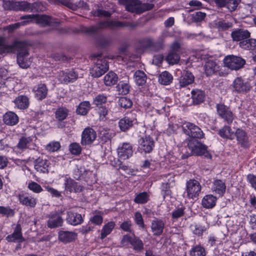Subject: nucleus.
<instances>
[{
    "instance_id": "obj_1",
    "label": "nucleus",
    "mask_w": 256,
    "mask_h": 256,
    "mask_svg": "<svg viewBox=\"0 0 256 256\" xmlns=\"http://www.w3.org/2000/svg\"><path fill=\"white\" fill-rule=\"evenodd\" d=\"M29 46L25 42L14 41L12 45H8L4 40L0 38V59L4 54L16 52L17 64H25L29 56Z\"/></svg>"
},
{
    "instance_id": "obj_2",
    "label": "nucleus",
    "mask_w": 256,
    "mask_h": 256,
    "mask_svg": "<svg viewBox=\"0 0 256 256\" xmlns=\"http://www.w3.org/2000/svg\"><path fill=\"white\" fill-rule=\"evenodd\" d=\"M188 148H183L182 151V159H186L192 155L204 156L208 158H211L212 156L207 150V146L195 139H191L188 143Z\"/></svg>"
},
{
    "instance_id": "obj_3",
    "label": "nucleus",
    "mask_w": 256,
    "mask_h": 256,
    "mask_svg": "<svg viewBox=\"0 0 256 256\" xmlns=\"http://www.w3.org/2000/svg\"><path fill=\"white\" fill-rule=\"evenodd\" d=\"M136 24L128 22H122L118 20H105L98 22L96 25L90 27L82 26L80 31L90 34H94L100 30L106 28H114L124 26L134 27Z\"/></svg>"
},
{
    "instance_id": "obj_4",
    "label": "nucleus",
    "mask_w": 256,
    "mask_h": 256,
    "mask_svg": "<svg viewBox=\"0 0 256 256\" xmlns=\"http://www.w3.org/2000/svg\"><path fill=\"white\" fill-rule=\"evenodd\" d=\"M20 19L24 20L22 23V26L30 23H36L42 26L60 24L55 18L44 14H26L21 16Z\"/></svg>"
},
{
    "instance_id": "obj_5",
    "label": "nucleus",
    "mask_w": 256,
    "mask_h": 256,
    "mask_svg": "<svg viewBox=\"0 0 256 256\" xmlns=\"http://www.w3.org/2000/svg\"><path fill=\"white\" fill-rule=\"evenodd\" d=\"M120 1L126 10L136 14L151 10L154 6L153 4L142 3L140 0H120Z\"/></svg>"
},
{
    "instance_id": "obj_6",
    "label": "nucleus",
    "mask_w": 256,
    "mask_h": 256,
    "mask_svg": "<svg viewBox=\"0 0 256 256\" xmlns=\"http://www.w3.org/2000/svg\"><path fill=\"white\" fill-rule=\"evenodd\" d=\"M182 128L183 132L192 139H201L204 136V133L200 128L193 123L184 122Z\"/></svg>"
},
{
    "instance_id": "obj_7",
    "label": "nucleus",
    "mask_w": 256,
    "mask_h": 256,
    "mask_svg": "<svg viewBox=\"0 0 256 256\" xmlns=\"http://www.w3.org/2000/svg\"><path fill=\"white\" fill-rule=\"evenodd\" d=\"M64 210L61 209L58 211L52 212L47 214L46 217L48 218L46 221L47 226L50 228H56L62 226L64 220L61 216Z\"/></svg>"
},
{
    "instance_id": "obj_8",
    "label": "nucleus",
    "mask_w": 256,
    "mask_h": 256,
    "mask_svg": "<svg viewBox=\"0 0 256 256\" xmlns=\"http://www.w3.org/2000/svg\"><path fill=\"white\" fill-rule=\"evenodd\" d=\"M244 65H204V70H205L206 74L207 76H210L214 74L217 73L218 72V74H228V72H226L224 73L222 72H220L219 70L220 67V70H238L242 68Z\"/></svg>"
},
{
    "instance_id": "obj_9",
    "label": "nucleus",
    "mask_w": 256,
    "mask_h": 256,
    "mask_svg": "<svg viewBox=\"0 0 256 256\" xmlns=\"http://www.w3.org/2000/svg\"><path fill=\"white\" fill-rule=\"evenodd\" d=\"M186 194L189 198L194 199L198 197L201 192L200 182L195 180H190L186 182Z\"/></svg>"
},
{
    "instance_id": "obj_10",
    "label": "nucleus",
    "mask_w": 256,
    "mask_h": 256,
    "mask_svg": "<svg viewBox=\"0 0 256 256\" xmlns=\"http://www.w3.org/2000/svg\"><path fill=\"white\" fill-rule=\"evenodd\" d=\"M154 141L150 136H145L138 140V149L144 153L151 152L154 147Z\"/></svg>"
},
{
    "instance_id": "obj_11",
    "label": "nucleus",
    "mask_w": 256,
    "mask_h": 256,
    "mask_svg": "<svg viewBox=\"0 0 256 256\" xmlns=\"http://www.w3.org/2000/svg\"><path fill=\"white\" fill-rule=\"evenodd\" d=\"M17 197L20 204L22 206L34 208L36 204V198L28 192H22L18 194Z\"/></svg>"
},
{
    "instance_id": "obj_12",
    "label": "nucleus",
    "mask_w": 256,
    "mask_h": 256,
    "mask_svg": "<svg viewBox=\"0 0 256 256\" xmlns=\"http://www.w3.org/2000/svg\"><path fill=\"white\" fill-rule=\"evenodd\" d=\"M96 138V131L90 127L86 128L82 132L80 143L82 146L91 144Z\"/></svg>"
},
{
    "instance_id": "obj_13",
    "label": "nucleus",
    "mask_w": 256,
    "mask_h": 256,
    "mask_svg": "<svg viewBox=\"0 0 256 256\" xmlns=\"http://www.w3.org/2000/svg\"><path fill=\"white\" fill-rule=\"evenodd\" d=\"M232 91L238 93L246 92L252 88L250 83L242 80L241 77H238L233 82L232 85Z\"/></svg>"
},
{
    "instance_id": "obj_14",
    "label": "nucleus",
    "mask_w": 256,
    "mask_h": 256,
    "mask_svg": "<svg viewBox=\"0 0 256 256\" xmlns=\"http://www.w3.org/2000/svg\"><path fill=\"white\" fill-rule=\"evenodd\" d=\"M50 2L55 4H61L72 10H76L78 8L88 9V6L84 1H80L74 4L70 0H50Z\"/></svg>"
},
{
    "instance_id": "obj_15",
    "label": "nucleus",
    "mask_w": 256,
    "mask_h": 256,
    "mask_svg": "<svg viewBox=\"0 0 256 256\" xmlns=\"http://www.w3.org/2000/svg\"><path fill=\"white\" fill-rule=\"evenodd\" d=\"M78 78L77 72L74 70L66 72L60 71L58 74V80L62 84H68L73 82Z\"/></svg>"
},
{
    "instance_id": "obj_16",
    "label": "nucleus",
    "mask_w": 256,
    "mask_h": 256,
    "mask_svg": "<svg viewBox=\"0 0 256 256\" xmlns=\"http://www.w3.org/2000/svg\"><path fill=\"white\" fill-rule=\"evenodd\" d=\"M216 110L218 114L228 124H231L234 120V115L228 107L224 104H218Z\"/></svg>"
},
{
    "instance_id": "obj_17",
    "label": "nucleus",
    "mask_w": 256,
    "mask_h": 256,
    "mask_svg": "<svg viewBox=\"0 0 256 256\" xmlns=\"http://www.w3.org/2000/svg\"><path fill=\"white\" fill-rule=\"evenodd\" d=\"M64 185L65 191L70 193L80 192L84 189V187L82 185L70 178H66Z\"/></svg>"
},
{
    "instance_id": "obj_18",
    "label": "nucleus",
    "mask_w": 256,
    "mask_h": 256,
    "mask_svg": "<svg viewBox=\"0 0 256 256\" xmlns=\"http://www.w3.org/2000/svg\"><path fill=\"white\" fill-rule=\"evenodd\" d=\"M234 136L238 141V143L244 148L250 147V139L247 133L242 129L238 128L235 133Z\"/></svg>"
},
{
    "instance_id": "obj_19",
    "label": "nucleus",
    "mask_w": 256,
    "mask_h": 256,
    "mask_svg": "<svg viewBox=\"0 0 256 256\" xmlns=\"http://www.w3.org/2000/svg\"><path fill=\"white\" fill-rule=\"evenodd\" d=\"M118 159L126 160L130 157L133 154L132 146L128 142L123 143L118 148Z\"/></svg>"
},
{
    "instance_id": "obj_20",
    "label": "nucleus",
    "mask_w": 256,
    "mask_h": 256,
    "mask_svg": "<svg viewBox=\"0 0 256 256\" xmlns=\"http://www.w3.org/2000/svg\"><path fill=\"white\" fill-rule=\"evenodd\" d=\"M22 228L20 224H17L13 232L8 234L6 238L8 242H22L25 238L22 236Z\"/></svg>"
},
{
    "instance_id": "obj_21",
    "label": "nucleus",
    "mask_w": 256,
    "mask_h": 256,
    "mask_svg": "<svg viewBox=\"0 0 256 256\" xmlns=\"http://www.w3.org/2000/svg\"><path fill=\"white\" fill-rule=\"evenodd\" d=\"M70 110L66 107L62 106L58 108L54 112V116L56 121L58 122V126L63 128L65 124L62 123L69 115Z\"/></svg>"
},
{
    "instance_id": "obj_22",
    "label": "nucleus",
    "mask_w": 256,
    "mask_h": 256,
    "mask_svg": "<svg viewBox=\"0 0 256 256\" xmlns=\"http://www.w3.org/2000/svg\"><path fill=\"white\" fill-rule=\"evenodd\" d=\"M165 223L160 218H155L152 220L150 228L154 236H160L163 234Z\"/></svg>"
},
{
    "instance_id": "obj_23",
    "label": "nucleus",
    "mask_w": 256,
    "mask_h": 256,
    "mask_svg": "<svg viewBox=\"0 0 256 256\" xmlns=\"http://www.w3.org/2000/svg\"><path fill=\"white\" fill-rule=\"evenodd\" d=\"M230 36L234 41L240 42L250 38V32L247 30L238 28L232 31Z\"/></svg>"
},
{
    "instance_id": "obj_24",
    "label": "nucleus",
    "mask_w": 256,
    "mask_h": 256,
    "mask_svg": "<svg viewBox=\"0 0 256 256\" xmlns=\"http://www.w3.org/2000/svg\"><path fill=\"white\" fill-rule=\"evenodd\" d=\"M50 165L48 160L40 156L34 160V168L40 173L48 174Z\"/></svg>"
},
{
    "instance_id": "obj_25",
    "label": "nucleus",
    "mask_w": 256,
    "mask_h": 256,
    "mask_svg": "<svg viewBox=\"0 0 256 256\" xmlns=\"http://www.w3.org/2000/svg\"><path fill=\"white\" fill-rule=\"evenodd\" d=\"M66 221L69 224L76 226L81 224L84 220L80 214L70 210L67 212Z\"/></svg>"
},
{
    "instance_id": "obj_26",
    "label": "nucleus",
    "mask_w": 256,
    "mask_h": 256,
    "mask_svg": "<svg viewBox=\"0 0 256 256\" xmlns=\"http://www.w3.org/2000/svg\"><path fill=\"white\" fill-rule=\"evenodd\" d=\"M77 234L73 232L60 230L58 232V239L64 244L70 242L75 240Z\"/></svg>"
},
{
    "instance_id": "obj_27",
    "label": "nucleus",
    "mask_w": 256,
    "mask_h": 256,
    "mask_svg": "<svg viewBox=\"0 0 256 256\" xmlns=\"http://www.w3.org/2000/svg\"><path fill=\"white\" fill-rule=\"evenodd\" d=\"M154 48V42L150 38H146L141 40L136 48V58H138L140 54L144 52L146 49L149 48Z\"/></svg>"
},
{
    "instance_id": "obj_28",
    "label": "nucleus",
    "mask_w": 256,
    "mask_h": 256,
    "mask_svg": "<svg viewBox=\"0 0 256 256\" xmlns=\"http://www.w3.org/2000/svg\"><path fill=\"white\" fill-rule=\"evenodd\" d=\"M108 65H92L90 68V74L94 78H99L108 70Z\"/></svg>"
},
{
    "instance_id": "obj_29",
    "label": "nucleus",
    "mask_w": 256,
    "mask_h": 256,
    "mask_svg": "<svg viewBox=\"0 0 256 256\" xmlns=\"http://www.w3.org/2000/svg\"><path fill=\"white\" fill-rule=\"evenodd\" d=\"M34 91L36 99L42 100L46 98L48 94V89L46 84H40L34 88Z\"/></svg>"
},
{
    "instance_id": "obj_30",
    "label": "nucleus",
    "mask_w": 256,
    "mask_h": 256,
    "mask_svg": "<svg viewBox=\"0 0 256 256\" xmlns=\"http://www.w3.org/2000/svg\"><path fill=\"white\" fill-rule=\"evenodd\" d=\"M3 121L6 124L12 126L18 123L19 118L14 112H8L3 116Z\"/></svg>"
},
{
    "instance_id": "obj_31",
    "label": "nucleus",
    "mask_w": 256,
    "mask_h": 256,
    "mask_svg": "<svg viewBox=\"0 0 256 256\" xmlns=\"http://www.w3.org/2000/svg\"><path fill=\"white\" fill-rule=\"evenodd\" d=\"M216 200V196L212 194H207L202 198V204L206 208H212L215 206Z\"/></svg>"
},
{
    "instance_id": "obj_32",
    "label": "nucleus",
    "mask_w": 256,
    "mask_h": 256,
    "mask_svg": "<svg viewBox=\"0 0 256 256\" xmlns=\"http://www.w3.org/2000/svg\"><path fill=\"white\" fill-rule=\"evenodd\" d=\"M194 80V76L190 72L188 71L184 72L180 78V87H184L191 84Z\"/></svg>"
},
{
    "instance_id": "obj_33",
    "label": "nucleus",
    "mask_w": 256,
    "mask_h": 256,
    "mask_svg": "<svg viewBox=\"0 0 256 256\" xmlns=\"http://www.w3.org/2000/svg\"><path fill=\"white\" fill-rule=\"evenodd\" d=\"M134 121L135 120L134 118H130L128 116L121 119L118 122V126L120 130L123 132L126 131L132 126Z\"/></svg>"
},
{
    "instance_id": "obj_34",
    "label": "nucleus",
    "mask_w": 256,
    "mask_h": 256,
    "mask_svg": "<svg viewBox=\"0 0 256 256\" xmlns=\"http://www.w3.org/2000/svg\"><path fill=\"white\" fill-rule=\"evenodd\" d=\"M16 106L20 110H24L28 108L29 106L28 98L26 96H18L14 100Z\"/></svg>"
},
{
    "instance_id": "obj_35",
    "label": "nucleus",
    "mask_w": 256,
    "mask_h": 256,
    "mask_svg": "<svg viewBox=\"0 0 256 256\" xmlns=\"http://www.w3.org/2000/svg\"><path fill=\"white\" fill-rule=\"evenodd\" d=\"M32 146V137L22 136L20 139L17 147L20 150H24L26 148H30Z\"/></svg>"
},
{
    "instance_id": "obj_36",
    "label": "nucleus",
    "mask_w": 256,
    "mask_h": 256,
    "mask_svg": "<svg viewBox=\"0 0 256 256\" xmlns=\"http://www.w3.org/2000/svg\"><path fill=\"white\" fill-rule=\"evenodd\" d=\"M224 64H246V60L242 58L233 54L224 57Z\"/></svg>"
},
{
    "instance_id": "obj_37",
    "label": "nucleus",
    "mask_w": 256,
    "mask_h": 256,
    "mask_svg": "<svg viewBox=\"0 0 256 256\" xmlns=\"http://www.w3.org/2000/svg\"><path fill=\"white\" fill-rule=\"evenodd\" d=\"M225 183L220 180H216L213 182L212 190L216 194L222 196L226 192Z\"/></svg>"
},
{
    "instance_id": "obj_38",
    "label": "nucleus",
    "mask_w": 256,
    "mask_h": 256,
    "mask_svg": "<svg viewBox=\"0 0 256 256\" xmlns=\"http://www.w3.org/2000/svg\"><path fill=\"white\" fill-rule=\"evenodd\" d=\"M239 45L244 49L256 52V39L248 38L240 42Z\"/></svg>"
},
{
    "instance_id": "obj_39",
    "label": "nucleus",
    "mask_w": 256,
    "mask_h": 256,
    "mask_svg": "<svg viewBox=\"0 0 256 256\" xmlns=\"http://www.w3.org/2000/svg\"><path fill=\"white\" fill-rule=\"evenodd\" d=\"M218 134L224 138L233 140L234 138V132L232 131L231 128L227 126L220 129Z\"/></svg>"
},
{
    "instance_id": "obj_40",
    "label": "nucleus",
    "mask_w": 256,
    "mask_h": 256,
    "mask_svg": "<svg viewBox=\"0 0 256 256\" xmlns=\"http://www.w3.org/2000/svg\"><path fill=\"white\" fill-rule=\"evenodd\" d=\"M192 98L194 104H198L203 102L205 97L204 92L200 90H194L192 92Z\"/></svg>"
},
{
    "instance_id": "obj_41",
    "label": "nucleus",
    "mask_w": 256,
    "mask_h": 256,
    "mask_svg": "<svg viewBox=\"0 0 256 256\" xmlns=\"http://www.w3.org/2000/svg\"><path fill=\"white\" fill-rule=\"evenodd\" d=\"M132 249L136 252H140L144 248L143 242L138 237L134 234L131 242Z\"/></svg>"
},
{
    "instance_id": "obj_42",
    "label": "nucleus",
    "mask_w": 256,
    "mask_h": 256,
    "mask_svg": "<svg viewBox=\"0 0 256 256\" xmlns=\"http://www.w3.org/2000/svg\"><path fill=\"white\" fill-rule=\"evenodd\" d=\"M134 78L136 84L138 86H144L146 83L147 80V76L145 73L140 70L135 72Z\"/></svg>"
},
{
    "instance_id": "obj_43",
    "label": "nucleus",
    "mask_w": 256,
    "mask_h": 256,
    "mask_svg": "<svg viewBox=\"0 0 256 256\" xmlns=\"http://www.w3.org/2000/svg\"><path fill=\"white\" fill-rule=\"evenodd\" d=\"M116 90L120 94H126L130 92V86L128 80L120 81L116 86Z\"/></svg>"
},
{
    "instance_id": "obj_44",
    "label": "nucleus",
    "mask_w": 256,
    "mask_h": 256,
    "mask_svg": "<svg viewBox=\"0 0 256 256\" xmlns=\"http://www.w3.org/2000/svg\"><path fill=\"white\" fill-rule=\"evenodd\" d=\"M116 226L114 222L110 221L104 224L101 230L100 238L104 239L107 236L110 234Z\"/></svg>"
},
{
    "instance_id": "obj_45",
    "label": "nucleus",
    "mask_w": 256,
    "mask_h": 256,
    "mask_svg": "<svg viewBox=\"0 0 256 256\" xmlns=\"http://www.w3.org/2000/svg\"><path fill=\"white\" fill-rule=\"evenodd\" d=\"M150 200V194L146 192L136 194L134 202L137 204H145Z\"/></svg>"
},
{
    "instance_id": "obj_46",
    "label": "nucleus",
    "mask_w": 256,
    "mask_h": 256,
    "mask_svg": "<svg viewBox=\"0 0 256 256\" xmlns=\"http://www.w3.org/2000/svg\"><path fill=\"white\" fill-rule=\"evenodd\" d=\"M173 77L172 75L167 71L162 72L159 75L158 82L162 85H168L172 81Z\"/></svg>"
},
{
    "instance_id": "obj_47",
    "label": "nucleus",
    "mask_w": 256,
    "mask_h": 256,
    "mask_svg": "<svg viewBox=\"0 0 256 256\" xmlns=\"http://www.w3.org/2000/svg\"><path fill=\"white\" fill-rule=\"evenodd\" d=\"M117 75L112 72H110L104 77V83L106 86L114 85L118 81Z\"/></svg>"
},
{
    "instance_id": "obj_48",
    "label": "nucleus",
    "mask_w": 256,
    "mask_h": 256,
    "mask_svg": "<svg viewBox=\"0 0 256 256\" xmlns=\"http://www.w3.org/2000/svg\"><path fill=\"white\" fill-rule=\"evenodd\" d=\"M90 108V104L88 101L81 102L76 108V113L78 114L85 116Z\"/></svg>"
},
{
    "instance_id": "obj_49",
    "label": "nucleus",
    "mask_w": 256,
    "mask_h": 256,
    "mask_svg": "<svg viewBox=\"0 0 256 256\" xmlns=\"http://www.w3.org/2000/svg\"><path fill=\"white\" fill-rule=\"evenodd\" d=\"M215 27L220 31H224L228 30L232 28V23L229 22H226L223 20H220L216 22L214 24Z\"/></svg>"
},
{
    "instance_id": "obj_50",
    "label": "nucleus",
    "mask_w": 256,
    "mask_h": 256,
    "mask_svg": "<svg viewBox=\"0 0 256 256\" xmlns=\"http://www.w3.org/2000/svg\"><path fill=\"white\" fill-rule=\"evenodd\" d=\"M205 249L200 245L194 246L190 252V256H205Z\"/></svg>"
},
{
    "instance_id": "obj_51",
    "label": "nucleus",
    "mask_w": 256,
    "mask_h": 256,
    "mask_svg": "<svg viewBox=\"0 0 256 256\" xmlns=\"http://www.w3.org/2000/svg\"><path fill=\"white\" fill-rule=\"evenodd\" d=\"M112 38L111 36H102L97 40V44L102 48H107L112 44Z\"/></svg>"
},
{
    "instance_id": "obj_52",
    "label": "nucleus",
    "mask_w": 256,
    "mask_h": 256,
    "mask_svg": "<svg viewBox=\"0 0 256 256\" xmlns=\"http://www.w3.org/2000/svg\"><path fill=\"white\" fill-rule=\"evenodd\" d=\"M91 14L94 16L100 18H108L110 17L112 14L110 12L98 8L93 10L91 12Z\"/></svg>"
},
{
    "instance_id": "obj_53",
    "label": "nucleus",
    "mask_w": 256,
    "mask_h": 256,
    "mask_svg": "<svg viewBox=\"0 0 256 256\" xmlns=\"http://www.w3.org/2000/svg\"><path fill=\"white\" fill-rule=\"evenodd\" d=\"M14 0H3V7L5 10H16L17 2Z\"/></svg>"
},
{
    "instance_id": "obj_54",
    "label": "nucleus",
    "mask_w": 256,
    "mask_h": 256,
    "mask_svg": "<svg viewBox=\"0 0 256 256\" xmlns=\"http://www.w3.org/2000/svg\"><path fill=\"white\" fill-rule=\"evenodd\" d=\"M107 96L103 94H99L94 98L93 104L97 106H102L107 102Z\"/></svg>"
},
{
    "instance_id": "obj_55",
    "label": "nucleus",
    "mask_w": 256,
    "mask_h": 256,
    "mask_svg": "<svg viewBox=\"0 0 256 256\" xmlns=\"http://www.w3.org/2000/svg\"><path fill=\"white\" fill-rule=\"evenodd\" d=\"M180 60V56L178 54L169 52L166 58V60L168 64H178Z\"/></svg>"
},
{
    "instance_id": "obj_56",
    "label": "nucleus",
    "mask_w": 256,
    "mask_h": 256,
    "mask_svg": "<svg viewBox=\"0 0 256 256\" xmlns=\"http://www.w3.org/2000/svg\"><path fill=\"white\" fill-rule=\"evenodd\" d=\"M0 214L7 218L12 217L14 215V211L10 206H0Z\"/></svg>"
},
{
    "instance_id": "obj_57",
    "label": "nucleus",
    "mask_w": 256,
    "mask_h": 256,
    "mask_svg": "<svg viewBox=\"0 0 256 256\" xmlns=\"http://www.w3.org/2000/svg\"><path fill=\"white\" fill-rule=\"evenodd\" d=\"M118 105L125 109L128 108L132 106V100L126 97H121L118 101Z\"/></svg>"
},
{
    "instance_id": "obj_58",
    "label": "nucleus",
    "mask_w": 256,
    "mask_h": 256,
    "mask_svg": "<svg viewBox=\"0 0 256 256\" xmlns=\"http://www.w3.org/2000/svg\"><path fill=\"white\" fill-rule=\"evenodd\" d=\"M69 150L74 155H79L82 152V148L80 144L77 142H73L69 146Z\"/></svg>"
},
{
    "instance_id": "obj_59",
    "label": "nucleus",
    "mask_w": 256,
    "mask_h": 256,
    "mask_svg": "<svg viewBox=\"0 0 256 256\" xmlns=\"http://www.w3.org/2000/svg\"><path fill=\"white\" fill-rule=\"evenodd\" d=\"M31 3L27 2H17V8L16 10L30 12V7Z\"/></svg>"
},
{
    "instance_id": "obj_60",
    "label": "nucleus",
    "mask_w": 256,
    "mask_h": 256,
    "mask_svg": "<svg viewBox=\"0 0 256 256\" xmlns=\"http://www.w3.org/2000/svg\"><path fill=\"white\" fill-rule=\"evenodd\" d=\"M134 221L136 224L142 229L146 228V225L142 214L139 212H136L134 214Z\"/></svg>"
},
{
    "instance_id": "obj_61",
    "label": "nucleus",
    "mask_w": 256,
    "mask_h": 256,
    "mask_svg": "<svg viewBox=\"0 0 256 256\" xmlns=\"http://www.w3.org/2000/svg\"><path fill=\"white\" fill-rule=\"evenodd\" d=\"M28 188L34 192L40 193L42 191V186L38 183L32 182L28 184Z\"/></svg>"
},
{
    "instance_id": "obj_62",
    "label": "nucleus",
    "mask_w": 256,
    "mask_h": 256,
    "mask_svg": "<svg viewBox=\"0 0 256 256\" xmlns=\"http://www.w3.org/2000/svg\"><path fill=\"white\" fill-rule=\"evenodd\" d=\"M60 144L59 142H52L46 145V150L50 152L57 151L60 149Z\"/></svg>"
},
{
    "instance_id": "obj_63",
    "label": "nucleus",
    "mask_w": 256,
    "mask_h": 256,
    "mask_svg": "<svg viewBox=\"0 0 256 256\" xmlns=\"http://www.w3.org/2000/svg\"><path fill=\"white\" fill-rule=\"evenodd\" d=\"M44 8L42 2H35L31 3L30 7V12H42Z\"/></svg>"
},
{
    "instance_id": "obj_64",
    "label": "nucleus",
    "mask_w": 256,
    "mask_h": 256,
    "mask_svg": "<svg viewBox=\"0 0 256 256\" xmlns=\"http://www.w3.org/2000/svg\"><path fill=\"white\" fill-rule=\"evenodd\" d=\"M120 228L125 232H129L130 233L132 232V223L131 221L130 220H127L124 222L120 225Z\"/></svg>"
}]
</instances>
